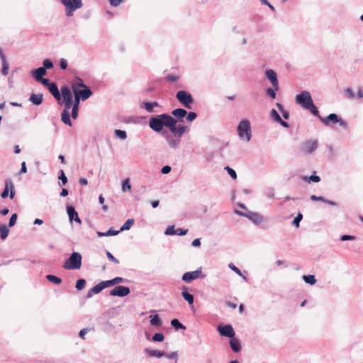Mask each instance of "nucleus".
<instances>
[{"mask_svg":"<svg viewBox=\"0 0 363 363\" xmlns=\"http://www.w3.org/2000/svg\"><path fill=\"white\" fill-rule=\"evenodd\" d=\"M187 114V111L182 108H177L172 111V116L174 118L177 122H183L184 118Z\"/></svg>","mask_w":363,"mask_h":363,"instance_id":"20","label":"nucleus"},{"mask_svg":"<svg viewBox=\"0 0 363 363\" xmlns=\"http://www.w3.org/2000/svg\"><path fill=\"white\" fill-rule=\"evenodd\" d=\"M96 234L98 237L114 236L119 234V231L113 230V228H109L106 232L98 231Z\"/></svg>","mask_w":363,"mask_h":363,"instance_id":"33","label":"nucleus"},{"mask_svg":"<svg viewBox=\"0 0 363 363\" xmlns=\"http://www.w3.org/2000/svg\"><path fill=\"white\" fill-rule=\"evenodd\" d=\"M187 233H188L187 229L178 228L176 230V235H177L183 236V235H186Z\"/></svg>","mask_w":363,"mask_h":363,"instance_id":"61","label":"nucleus"},{"mask_svg":"<svg viewBox=\"0 0 363 363\" xmlns=\"http://www.w3.org/2000/svg\"><path fill=\"white\" fill-rule=\"evenodd\" d=\"M265 76L271 82L272 87L275 88V90H279V81L277 73L273 69H269L266 70Z\"/></svg>","mask_w":363,"mask_h":363,"instance_id":"16","label":"nucleus"},{"mask_svg":"<svg viewBox=\"0 0 363 363\" xmlns=\"http://www.w3.org/2000/svg\"><path fill=\"white\" fill-rule=\"evenodd\" d=\"M164 235H176V230L174 225H170L167 227V228L164 231Z\"/></svg>","mask_w":363,"mask_h":363,"instance_id":"55","label":"nucleus"},{"mask_svg":"<svg viewBox=\"0 0 363 363\" xmlns=\"http://www.w3.org/2000/svg\"><path fill=\"white\" fill-rule=\"evenodd\" d=\"M80 101H79L78 98L76 96V99H74V102L72 105V117L74 119H76L78 116V111H79V106Z\"/></svg>","mask_w":363,"mask_h":363,"instance_id":"29","label":"nucleus"},{"mask_svg":"<svg viewBox=\"0 0 363 363\" xmlns=\"http://www.w3.org/2000/svg\"><path fill=\"white\" fill-rule=\"evenodd\" d=\"M303 219V215L301 213H298L297 216L294 218L292 221V225L296 228H298L300 225V222Z\"/></svg>","mask_w":363,"mask_h":363,"instance_id":"48","label":"nucleus"},{"mask_svg":"<svg viewBox=\"0 0 363 363\" xmlns=\"http://www.w3.org/2000/svg\"><path fill=\"white\" fill-rule=\"evenodd\" d=\"M172 170V167L169 165H165L164 167H162V169H161V172L164 174H169Z\"/></svg>","mask_w":363,"mask_h":363,"instance_id":"62","label":"nucleus"},{"mask_svg":"<svg viewBox=\"0 0 363 363\" xmlns=\"http://www.w3.org/2000/svg\"><path fill=\"white\" fill-rule=\"evenodd\" d=\"M302 279L306 284L310 285H314L317 281L315 276L312 274L303 275Z\"/></svg>","mask_w":363,"mask_h":363,"instance_id":"41","label":"nucleus"},{"mask_svg":"<svg viewBox=\"0 0 363 363\" xmlns=\"http://www.w3.org/2000/svg\"><path fill=\"white\" fill-rule=\"evenodd\" d=\"M53 62L50 59H45L43 62L42 68H44V70L47 72V69H52L53 67Z\"/></svg>","mask_w":363,"mask_h":363,"instance_id":"46","label":"nucleus"},{"mask_svg":"<svg viewBox=\"0 0 363 363\" xmlns=\"http://www.w3.org/2000/svg\"><path fill=\"white\" fill-rule=\"evenodd\" d=\"M182 296L188 302L189 304H193L194 301V295L188 292L187 288L186 286H183L182 288Z\"/></svg>","mask_w":363,"mask_h":363,"instance_id":"27","label":"nucleus"},{"mask_svg":"<svg viewBox=\"0 0 363 363\" xmlns=\"http://www.w3.org/2000/svg\"><path fill=\"white\" fill-rule=\"evenodd\" d=\"M60 3L65 7H71L74 9H79L82 7V0H60Z\"/></svg>","mask_w":363,"mask_h":363,"instance_id":"19","label":"nucleus"},{"mask_svg":"<svg viewBox=\"0 0 363 363\" xmlns=\"http://www.w3.org/2000/svg\"><path fill=\"white\" fill-rule=\"evenodd\" d=\"M164 356H166V357L168 359H174L175 362H177L178 360L177 352H172L170 354H165Z\"/></svg>","mask_w":363,"mask_h":363,"instance_id":"59","label":"nucleus"},{"mask_svg":"<svg viewBox=\"0 0 363 363\" xmlns=\"http://www.w3.org/2000/svg\"><path fill=\"white\" fill-rule=\"evenodd\" d=\"M228 267L233 271L236 274L242 277L245 281L247 280V278L246 276H245L241 270L238 268L234 264L230 263L228 265Z\"/></svg>","mask_w":363,"mask_h":363,"instance_id":"37","label":"nucleus"},{"mask_svg":"<svg viewBox=\"0 0 363 363\" xmlns=\"http://www.w3.org/2000/svg\"><path fill=\"white\" fill-rule=\"evenodd\" d=\"M145 352L150 357H157V358H160V357H164L165 355V352L164 351H162V350H151V349H149V348H146L145 350Z\"/></svg>","mask_w":363,"mask_h":363,"instance_id":"26","label":"nucleus"},{"mask_svg":"<svg viewBox=\"0 0 363 363\" xmlns=\"http://www.w3.org/2000/svg\"><path fill=\"white\" fill-rule=\"evenodd\" d=\"M356 239V237L354 236V235H342V236H340V240L341 241H347V240H354Z\"/></svg>","mask_w":363,"mask_h":363,"instance_id":"58","label":"nucleus"},{"mask_svg":"<svg viewBox=\"0 0 363 363\" xmlns=\"http://www.w3.org/2000/svg\"><path fill=\"white\" fill-rule=\"evenodd\" d=\"M61 98L63 99L65 109H70L74 101L72 92L67 86L61 88Z\"/></svg>","mask_w":363,"mask_h":363,"instance_id":"10","label":"nucleus"},{"mask_svg":"<svg viewBox=\"0 0 363 363\" xmlns=\"http://www.w3.org/2000/svg\"><path fill=\"white\" fill-rule=\"evenodd\" d=\"M60 67L62 69H66L67 68V61L62 58L60 61Z\"/></svg>","mask_w":363,"mask_h":363,"instance_id":"63","label":"nucleus"},{"mask_svg":"<svg viewBox=\"0 0 363 363\" xmlns=\"http://www.w3.org/2000/svg\"><path fill=\"white\" fill-rule=\"evenodd\" d=\"M164 339V336L162 333H156L152 337V341L153 342H162Z\"/></svg>","mask_w":363,"mask_h":363,"instance_id":"49","label":"nucleus"},{"mask_svg":"<svg viewBox=\"0 0 363 363\" xmlns=\"http://www.w3.org/2000/svg\"><path fill=\"white\" fill-rule=\"evenodd\" d=\"M295 101L303 108L309 111L313 115L318 116V109L314 104L311 94L308 91H302L297 94Z\"/></svg>","mask_w":363,"mask_h":363,"instance_id":"2","label":"nucleus"},{"mask_svg":"<svg viewBox=\"0 0 363 363\" xmlns=\"http://www.w3.org/2000/svg\"><path fill=\"white\" fill-rule=\"evenodd\" d=\"M48 89L56 100L60 101L61 99V94L55 83L52 82V84L48 87Z\"/></svg>","mask_w":363,"mask_h":363,"instance_id":"23","label":"nucleus"},{"mask_svg":"<svg viewBox=\"0 0 363 363\" xmlns=\"http://www.w3.org/2000/svg\"><path fill=\"white\" fill-rule=\"evenodd\" d=\"M325 125H330V123H337L339 116L336 113H330L327 117H322L318 113V116H315Z\"/></svg>","mask_w":363,"mask_h":363,"instance_id":"18","label":"nucleus"},{"mask_svg":"<svg viewBox=\"0 0 363 363\" xmlns=\"http://www.w3.org/2000/svg\"><path fill=\"white\" fill-rule=\"evenodd\" d=\"M149 318L152 326L160 327L162 323V320L158 315H150Z\"/></svg>","mask_w":363,"mask_h":363,"instance_id":"31","label":"nucleus"},{"mask_svg":"<svg viewBox=\"0 0 363 363\" xmlns=\"http://www.w3.org/2000/svg\"><path fill=\"white\" fill-rule=\"evenodd\" d=\"M17 218H18L17 213H13L11 215V216L10 217L9 221V224H8L9 228H12L13 226L15 225L16 220H17Z\"/></svg>","mask_w":363,"mask_h":363,"instance_id":"52","label":"nucleus"},{"mask_svg":"<svg viewBox=\"0 0 363 363\" xmlns=\"http://www.w3.org/2000/svg\"><path fill=\"white\" fill-rule=\"evenodd\" d=\"M43 94H32L29 98L30 101H31L34 105L38 106L43 102Z\"/></svg>","mask_w":363,"mask_h":363,"instance_id":"30","label":"nucleus"},{"mask_svg":"<svg viewBox=\"0 0 363 363\" xmlns=\"http://www.w3.org/2000/svg\"><path fill=\"white\" fill-rule=\"evenodd\" d=\"M172 116L168 113H162L151 116L149 119V127L156 133L162 131L164 127L169 129L172 122Z\"/></svg>","mask_w":363,"mask_h":363,"instance_id":"1","label":"nucleus"},{"mask_svg":"<svg viewBox=\"0 0 363 363\" xmlns=\"http://www.w3.org/2000/svg\"><path fill=\"white\" fill-rule=\"evenodd\" d=\"M134 219L133 218H129L124 223L123 225L121 227L120 230H118V231H119V233L122 231H125V230H130V228H131V226L134 224Z\"/></svg>","mask_w":363,"mask_h":363,"instance_id":"36","label":"nucleus"},{"mask_svg":"<svg viewBox=\"0 0 363 363\" xmlns=\"http://www.w3.org/2000/svg\"><path fill=\"white\" fill-rule=\"evenodd\" d=\"M305 180H308L309 182L318 183L320 181V178L318 175L312 174L308 178L306 177Z\"/></svg>","mask_w":363,"mask_h":363,"instance_id":"56","label":"nucleus"},{"mask_svg":"<svg viewBox=\"0 0 363 363\" xmlns=\"http://www.w3.org/2000/svg\"><path fill=\"white\" fill-rule=\"evenodd\" d=\"M318 147V140L310 139L304 141L301 144V150L305 155H311L317 150Z\"/></svg>","mask_w":363,"mask_h":363,"instance_id":"7","label":"nucleus"},{"mask_svg":"<svg viewBox=\"0 0 363 363\" xmlns=\"http://www.w3.org/2000/svg\"><path fill=\"white\" fill-rule=\"evenodd\" d=\"M67 213L69 217V221L72 223V221H75L76 223L81 224L82 220L78 216V213L76 211L74 207L73 206L68 205L66 208Z\"/></svg>","mask_w":363,"mask_h":363,"instance_id":"17","label":"nucleus"},{"mask_svg":"<svg viewBox=\"0 0 363 363\" xmlns=\"http://www.w3.org/2000/svg\"><path fill=\"white\" fill-rule=\"evenodd\" d=\"M131 189V184L128 178L124 179L122 182L121 189L123 192L129 191Z\"/></svg>","mask_w":363,"mask_h":363,"instance_id":"47","label":"nucleus"},{"mask_svg":"<svg viewBox=\"0 0 363 363\" xmlns=\"http://www.w3.org/2000/svg\"><path fill=\"white\" fill-rule=\"evenodd\" d=\"M171 325L176 330H185L186 327L179 322V320L177 318H174L170 322Z\"/></svg>","mask_w":363,"mask_h":363,"instance_id":"39","label":"nucleus"},{"mask_svg":"<svg viewBox=\"0 0 363 363\" xmlns=\"http://www.w3.org/2000/svg\"><path fill=\"white\" fill-rule=\"evenodd\" d=\"M125 281H126L125 279H123L122 277H115V278H113L112 279L106 280V281H105V283L106 284V286L109 287V286H114V285L118 284L120 283H123Z\"/></svg>","mask_w":363,"mask_h":363,"instance_id":"32","label":"nucleus"},{"mask_svg":"<svg viewBox=\"0 0 363 363\" xmlns=\"http://www.w3.org/2000/svg\"><path fill=\"white\" fill-rule=\"evenodd\" d=\"M201 272H202V267H200L195 271L187 272L184 273L182 275V279L186 283H190L191 281H192L199 277L204 278L205 276L202 275Z\"/></svg>","mask_w":363,"mask_h":363,"instance_id":"11","label":"nucleus"},{"mask_svg":"<svg viewBox=\"0 0 363 363\" xmlns=\"http://www.w3.org/2000/svg\"><path fill=\"white\" fill-rule=\"evenodd\" d=\"M130 293V288L125 286H117L110 291L109 295L112 296L124 297Z\"/></svg>","mask_w":363,"mask_h":363,"instance_id":"14","label":"nucleus"},{"mask_svg":"<svg viewBox=\"0 0 363 363\" xmlns=\"http://www.w3.org/2000/svg\"><path fill=\"white\" fill-rule=\"evenodd\" d=\"M169 128V132L177 137L182 138V135L189 130V128L182 124L177 125V121L172 118Z\"/></svg>","mask_w":363,"mask_h":363,"instance_id":"8","label":"nucleus"},{"mask_svg":"<svg viewBox=\"0 0 363 363\" xmlns=\"http://www.w3.org/2000/svg\"><path fill=\"white\" fill-rule=\"evenodd\" d=\"M176 99L186 108L191 109L194 102L192 95L186 90L178 91L176 94Z\"/></svg>","mask_w":363,"mask_h":363,"instance_id":"5","label":"nucleus"},{"mask_svg":"<svg viewBox=\"0 0 363 363\" xmlns=\"http://www.w3.org/2000/svg\"><path fill=\"white\" fill-rule=\"evenodd\" d=\"M106 288H107L106 284L104 281H102L97 285L92 287L91 289H92V292L97 294H99L102 290H104Z\"/></svg>","mask_w":363,"mask_h":363,"instance_id":"40","label":"nucleus"},{"mask_svg":"<svg viewBox=\"0 0 363 363\" xmlns=\"http://www.w3.org/2000/svg\"><path fill=\"white\" fill-rule=\"evenodd\" d=\"M310 199L311 201H322V202L325 203L330 206H338V203L337 202L327 199L323 196H318L316 195H311L310 197Z\"/></svg>","mask_w":363,"mask_h":363,"instance_id":"24","label":"nucleus"},{"mask_svg":"<svg viewBox=\"0 0 363 363\" xmlns=\"http://www.w3.org/2000/svg\"><path fill=\"white\" fill-rule=\"evenodd\" d=\"M46 73H47V72L45 71L44 68H42L41 67H40L37 69H33L30 72V74L32 75V77L34 78V79L36 82H38L42 78H43V76H45L46 74Z\"/></svg>","mask_w":363,"mask_h":363,"instance_id":"22","label":"nucleus"},{"mask_svg":"<svg viewBox=\"0 0 363 363\" xmlns=\"http://www.w3.org/2000/svg\"><path fill=\"white\" fill-rule=\"evenodd\" d=\"M73 94L74 97L76 99L77 96L79 101L80 100L86 101L92 95V91L89 86L82 89L73 87Z\"/></svg>","mask_w":363,"mask_h":363,"instance_id":"12","label":"nucleus"},{"mask_svg":"<svg viewBox=\"0 0 363 363\" xmlns=\"http://www.w3.org/2000/svg\"><path fill=\"white\" fill-rule=\"evenodd\" d=\"M186 118V121L189 122H192L194 121L197 117V113L194 111L187 112V114L185 116Z\"/></svg>","mask_w":363,"mask_h":363,"instance_id":"53","label":"nucleus"},{"mask_svg":"<svg viewBox=\"0 0 363 363\" xmlns=\"http://www.w3.org/2000/svg\"><path fill=\"white\" fill-rule=\"evenodd\" d=\"M1 65H2L1 72L2 75L6 76L9 73V64L6 60V56L4 57L3 58H1Z\"/></svg>","mask_w":363,"mask_h":363,"instance_id":"34","label":"nucleus"},{"mask_svg":"<svg viewBox=\"0 0 363 363\" xmlns=\"http://www.w3.org/2000/svg\"><path fill=\"white\" fill-rule=\"evenodd\" d=\"M224 169L227 171V172L232 177V179H235L237 178V173L233 169L228 166H226L224 167Z\"/></svg>","mask_w":363,"mask_h":363,"instance_id":"54","label":"nucleus"},{"mask_svg":"<svg viewBox=\"0 0 363 363\" xmlns=\"http://www.w3.org/2000/svg\"><path fill=\"white\" fill-rule=\"evenodd\" d=\"M229 344L233 352L237 353L241 350L240 342L235 337L230 339Z\"/></svg>","mask_w":363,"mask_h":363,"instance_id":"25","label":"nucleus"},{"mask_svg":"<svg viewBox=\"0 0 363 363\" xmlns=\"http://www.w3.org/2000/svg\"><path fill=\"white\" fill-rule=\"evenodd\" d=\"M271 117L273 118V120L275 122L279 123L284 128H289V124L287 122H286L284 120H282V118H281L280 115L279 114V113L275 109H272V111H271Z\"/></svg>","mask_w":363,"mask_h":363,"instance_id":"21","label":"nucleus"},{"mask_svg":"<svg viewBox=\"0 0 363 363\" xmlns=\"http://www.w3.org/2000/svg\"><path fill=\"white\" fill-rule=\"evenodd\" d=\"M1 196L3 199L7 198L9 196L11 199L15 196L14 184L11 180H7L5 183V188L1 192Z\"/></svg>","mask_w":363,"mask_h":363,"instance_id":"13","label":"nucleus"},{"mask_svg":"<svg viewBox=\"0 0 363 363\" xmlns=\"http://www.w3.org/2000/svg\"><path fill=\"white\" fill-rule=\"evenodd\" d=\"M9 227L6 225H0V238L2 240H5L9 235Z\"/></svg>","mask_w":363,"mask_h":363,"instance_id":"42","label":"nucleus"},{"mask_svg":"<svg viewBox=\"0 0 363 363\" xmlns=\"http://www.w3.org/2000/svg\"><path fill=\"white\" fill-rule=\"evenodd\" d=\"M276 106H277V108L279 109V111L282 114V116L284 117V118H285L286 120L289 119V116H290L289 112L284 109V106L280 103H277Z\"/></svg>","mask_w":363,"mask_h":363,"instance_id":"45","label":"nucleus"},{"mask_svg":"<svg viewBox=\"0 0 363 363\" xmlns=\"http://www.w3.org/2000/svg\"><path fill=\"white\" fill-rule=\"evenodd\" d=\"M82 257L79 252H72L64 262L62 267L67 270L79 269L82 266Z\"/></svg>","mask_w":363,"mask_h":363,"instance_id":"4","label":"nucleus"},{"mask_svg":"<svg viewBox=\"0 0 363 363\" xmlns=\"http://www.w3.org/2000/svg\"><path fill=\"white\" fill-rule=\"evenodd\" d=\"M234 213L240 216L248 218L256 225L260 224L263 221L262 216L257 212L250 211L242 212L238 210H235Z\"/></svg>","mask_w":363,"mask_h":363,"instance_id":"6","label":"nucleus"},{"mask_svg":"<svg viewBox=\"0 0 363 363\" xmlns=\"http://www.w3.org/2000/svg\"><path fill=\"white\" fill-rule=\"evenodd\" d=\"M85 285H86V281L85 279H79L77 282H76V289L78 290V291H81L82 290L84 287H85Z\"/></svg>","mask_w":363,"mask_h":363,"instance_id":"50","label":"nucleus"},{"mask_svg":"<svg viewBox=\"0 0 363 363\" xmlns=\"http://www.w3.org/2000/svg\"><path fill=\"white\" fill-rule=\"evenodd\" d=\"M277 90H275V88H268L267 90H266V94L267 95L271 98L272 99H274L276 98V91Z\"/></svg>","mask_w":363,"mask_h":363,"instance_id":"51","label":"nucleus"},{"mask_svg":"<svg viewBox=\"0 0 363 363\" xmlns=\"http://www.w3.org/2000/svg\"><path fill=\"white\" fill-rule=\"evenodd\" d=\"M106 256H107V258L110 261H111L116 264L119 263V260L118 259H116L110 252H108V251L106 252Z\"/></svg>","mask_w":363,"mask_h":363,"instance_id":"60","label":"nucleus"},{"mask_svg":"<svg viewBox=\"0 0 363 363\" xmlns=\"http://www.w3.org/2000/svg\"><path fill=\"white\" fill-rule=\"evenodd\" d=\"M38 82L41 83L44 86H47V88L52 84V82H50V79L42 78L40 80H39Z\"/></svg>","mask_w":363,"mask_h":363,"instance_id":"64","label":"nucleus"},{"mask_svg":"<svg viewBox=\"0 0 363 363\" xmlns=\"http://www.w3.org/2000/svg\"><path fill=\"white\" fill-rule=\"evenodd\" d=\"M218 330L220 335L229 338H233L235 335V332L233 328V326L230 324L219 325L218 327Z\"/></svg>","mask_w":363,"mask_h":363,"instance_id":"15","label":"nucleus"},{"mask_svg":"<svg viewBox=\"0 0 363 363\" xmlns=\"http://www.w3.org/2000/svg\"><path fill=\"white\" fill-rule=\"evenodd\" d=\"M58 179L61 181L63 185H65L67 183L68 180L63 170L60 171V175L59 176Z\"/></svg>","mask_w":363,"mask_h":363,"instance_id":"57","label":"nucleus"},{"mask_svg":"<svg viewBox=\"0 0 363 363\" xmlns=\"http://www.w3.org/2000/svg\"><path fill=\"white\" fill-rule=\"evenodd\" d=\"M87 86H86L84 83L83 80L81 78L77 77H76V81L72 85V89L73 90V87H74L76 89H79V87L84 89V88H86Z\"/></svg>","mask_w":363,"mask_h":363,"instance_id":"43","label":"nucleus"},{"mask_svg":"<svg viewBox=\"0 0 363 363\" xmlns=\"http://www.w3.org/2000/svg\"><path fill=\"white\" fill-rule=\"evenodd\" d=\"M162 135L164 138L168 146L172 149H177L181 143V138L169 133L167 131L162 132Z\"/></svg>","mask_w":363,"mask_h":363,"instance_id":"9","label":"nucleus"},{"mask_svg":"<svg viewBox=\"0 0 363 363\" xmlns=\"http://www.w3.org/2000/svg\"><path fill=\"white\" fill-rule=\"evenodd\" d=\"M237 132L241 140L249 142L252 138V129L250 122L247 119H242L237 127Z\"/></svg>","mask_w":363,"mask_h":363,"instance_id":"3","label":"nucleus"},{"mask_svg":"<svg viewBox=\"0 0 363 363\" xmlns=\"http://www.w3.org/2000/svg\"><path fill=\"white\" fill-rule=\"evenodd\" d=\"M69 109H64L61 113V120L62 121L69 126L72 125V121L70 119V113L69 111Z\"/></svg>","mask_w":363,"mask_h":363,"instance_id":"28","label":"nucleus"},{"mask_svg":"<svg viewBox=\"0 0 363 363\" xmlns=\"http://www.w3.org/2000/svg\"><path fill=\"white\" fill-rule=\"evenodd\" d=\"M113 133H114V136L117 139H119L121 140H125L128 137L126 131L123 130L116 129L114 130Z\"/></svg>","mask_w":363,"mask_h":363,"instance_id":"38","label":"nucleus"},{"mask_svg":"<svg viewBox=\"0 0 363 363\" xmlns=\"http://www.w3.org/2000/svg\"><path fill=\"white\" fill-rule=\"evenodd\" d=\"M46 279L53 283L55 285H60L61 283H62V279L61 278L58 277H56L55 275H52V274H48L46 276Z\"/></svg>","mask_w":363,"mask_h":363,"instance_id":"44","label":"nucleus"},{"mask_svg":"<svg viewBox=\"0 0 363 363\" xmlns=\"http://www.w3.org/2000/svg\"><path fill=\"white\" fill-rule=\"evenodd\" d=\"M143 106L148 113H152L154 108L159 106V104L157 101H147L143 103Z\"/></svg>","mask_w":363,"mask_h":363,"instance_id":"35","label":"nucleus"}]
</instances>
